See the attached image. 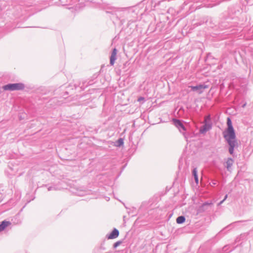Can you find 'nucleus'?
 <instances>
[{
  "mask_svg": "<svg viewBox=\"0 0 253 253\" xmlns=\"http://www.w3.org/2000/svg\"><path fill=\"white\" fill-rule=\"evenodd\" d=\"M224 137L230 146L229 149V153L232 154L233 153L234 148L237 144L235 139L236 136L234 129H227L224 132Z\"/></svg>",
  "mask_w": 253,
  "mask_h": 253,
  "instance_id": "nucleus-1",
  "label": "nucleus"
},
{
  "mask_svg": "<svg viewBox=\"0 0 253 253\" xmlns=\"http://www.w3.org/2000/svg\"><path fill=\"white\" fill-rule=\"evenodd\" d=\"M24 84L22 83L10 84L3 86L4 90H21L24 89Z\"/></svg>",
  "mask_w": 253,
  "mask_h": 253,
  "instance_id": "nucleus-2",
  "label": "nucleus"
},
{
  "mask_svg": "<svg viewBox=\"0 0 253 253\" xmlns=\"http://www.w3.org/2000/svg\"><path fill=\"white\" fill-rule=\"evenodd\" d=\"M189 87H190L193 91H196L199 93H201L203 92L204 89L207 88V86L200 84L197 86H190Z\"/></svg>",
  "mask_w": 253,
  "mask_h": 253,
  "instance_id": "nucleus-3",
  "label": "nucleus"
},
{
  "mask_svg": "<svg viewBox=\"0 0 253 253\" xmlns=\"http://www.w3.org/2000/svg\"><path fill=\"white\" fill-rule=\"evenodd\" d=\"M119 235V231L116 228H114L112 232L108 235V239H114L117 238Z\"/></svg>",
  "mask_w": 253,
  "mask_h": 253,
  "instance_id": "nucleus-4",
  "label": "nucleus"
},
{
  "mask_svg": "<svg viewBox=\"0 0 253 253\" xmlns=\"http://www.w3.org/2000/svg\"><path fill=\"white\" fill-rule=\"evenodd\" d=\"M117 53V50L116 48H114L110 57V64L111 65H113L115 63V61L116 59Z\"/></svg>",
  "mask_w": 253,
  "mask_h": 253,
  "instance_id": "nucleus-5",
  "label": "nucleus"
},
{
  "mask_svg": "<svg viewBox=\"0 0 253 253\" xmlns=\"http://www.w3.org/2000/svg\"><path fill=\"white\" fill-rule=\"evenodd\" d=\"M10 224L11 223L9 221H2L1 224H0V232L3 231L6 227Z\"/></svg>",
  "mask_w": 253,
  "mask_h": 253,
  "instance_id": "nucleus-6",
  "label": "nucleus"
},
{
  "mask_svg": "<svg viewBox=\"0 0 253 253\" xmlns=\"http://www.w3.org/2000/svg\"><path fill=\"white\" fill-rule=\"evenodd\" d=\"M226 164H227V169L228 170H230V167L232 166V165L233 164V160L232 159L229 158L227 160V161L226 162Z\"/></svg>",
  "mask_w": 253,
  "mask_h": 253,
  "instance_id": "nucleus-7",
  "label": "nucleus"
},
{
  "mask_svg": "<svg viewBox=\"0 0 253 253\" xmlns=\"http://www.w3.org/2000/svg\"><path fill=\"white\" fill-rule=\"evenodd\" d=\"M185 217L183 216H180L176 218V222L178 224H181L185 221Z\"/></svg>",
  "mask_w": 253,
  "mask_h": 253,
  "instance_id": "nucleus-8",
  "label": "nucleus"
},
{
  "mask_svg": "<svg viewBox=\"0 0 253 253\" xmlns=\"http://www.w3.org/2000/svg\"><path fill=\"white\" fill-rule=\"evenodd\" d=\"M193 174L194 176V178L195 180V181L197 184L198 183V175H197V171L196 169H194L193 170Z\"/></svg>",
  "mask_w": 253,
  "mask_h": 253,
  "instance_id": "nucleus-9",
  "label": "nucleus"
},
{
  "mask_svg": "<svg viewBox=\"0 0 253 253\" xmlns=\"http://www.w3.org/2000/svg\"><path fill=\"white\" fill-rule=\"evenodd\" d=\"M173 122L174 123V125L177 127H181L182 128H183V125H182V123L179 120H174Z\"/></svg>",
  "mask_w": 253,
  "mask_h": 253,
  "instance_id": "nucleus-10",
  "label": "nucleus"
},
{
  "mask_svg": "<svg viewBox=\"0 0 253 253\" xmlns=\"http://www.w3.org/2000/svg\"><path fill=\"white\" fill-rule=\"evenodd\" d=\"M210 128V126L207 125H206L204 126L203 128L200 130V131L202 133H204L205 131H207Z\"/></svg>",
  "mask_w": 253,
  "mask_h": 253,
  "instance_id": "nucleus-11",
  "label": "nucleus"
},
{
  "mask_svg": "<svg viewBox=\"0 0 253 253\" xmlns=\"http://www.w3.org/2000/svg\"><path fill=\"white\" fill-rule=\"evenodd\" d=\"M227 126H228V128L227 129H232L233 128L232 125V122L229 118H228L227 119Z\"/></svg>",
  "mask_w": 253,
  "mask_h": 253,
  "instance_id": "nucleus-12",
  "label": "nucleus"
},
{
  "mask_svg": "<svg viewBox=\"0 0 253 253\" xmlns=\"http://www.w3.org/2000/svg\"><path fill=\"white\" fill-rule=\"evenodd\" d=\"M122 243V242L121 241H118L117 242H116L114 244V248H117L118 246H119L120 245H121Z\"/></svg>",
  "mask_w": 253,
  "mask_h": 253,
  "instance_id": "nucleus-13",
  "label": "nucleus"
},
{
  "mask_svg": "<svg viewBox=\"0 0 253 253\" xmlns=\"http://www.w3.org/2000/svg\"><path fill=\"white\" fill-rule=\"evenodd\" d=\"M118 143L119 146H121V145H123L124 143L123 139L120 138L119 139H118Z\"/></svg>",
  "mask_w": 253,
  "mask_h": 253,
  "instance_id": "nucleus-14",
  "label": "nucleus"
},
{
  "mask_svg": "<svg viewBox=\"0 0 253 253\" xmlns=\"http://www.w3.org/2000/svg\"><path fill=\"white\" fill-rule=\"evenodd\" d=\"M143 100H144V98L142 97H139L138 99V101H141Z\"/></svg>",
  "mask_w": 253,
  "mask_h": 253,
  "instance_id": "nucleus-15",
  "label": "nucleus"
},
{
  "mask_svg": "<svg viewBox=\"0 0 253 253\" xmlns=\"http://www.w3.org/2000/svg\"><path fill=\"white\" fill-rule=\"evenodd\" d=\"M227 195H226V196H225V199H224L222 201H221V202H220V203H222V202H223V201H224V200L227 198Z\"/></svg>",
  "mask_w": 253,
  "mask_h": 253,
  "instance_id": "nucleus-16",
  "label": "nucleus"
}]
</instances>
